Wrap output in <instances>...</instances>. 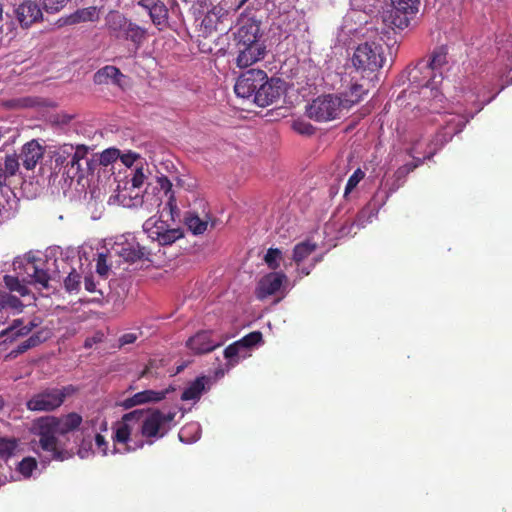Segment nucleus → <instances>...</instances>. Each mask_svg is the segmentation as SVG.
<instances>
[{
  "instance_id": "bf43d9fd",
  "label": "nucleus",
  "mask_w": 512,
  "mask_h": 512,
  "mask_svg": "<svg viewBox=\"0 0 512 512\" xmlns=\"http://www.w3.org/2000/svg\"><path fill=\"white\" fill-rule=\"evenodd\" d=\"M102 339V335H94L93 337H89L84 342L85 348H91L95 343L100 342Z\"/></svg>"
},
{
  "instance_id": "a211bd4d",
  "label": "nucleus",
  "mask_w": 512,
  "mask_h": 512,
  "mask_svg": "<svg viewBox=\"0 0 512 512\" xmlns=\"http://www.w3.org/2000/svg\"><path fill=\"white\" fill-rule=\"evenodd\" d=\"M40 324L41 320L38 317L33 318L27 324H23L22 319H15L12 325L0 331V337H6L5 342H13L19 337L28 335Z\"/></svg>"
},
{
  "instance_id": "4c0bfd02",
  "label": "nucleus",
  "mask_w": 512,
  "mask_h": 512,
  "mask_svg": "<svg viewBox=\"0 0 512 512\" xmlns=\"http://www.w3.org/2000/svg\"><path fill=\"white\" fill-rule=\"evenodd\" d=\"M188 229L195 235L202 234L207 230L208 222L200 219L196 214L188 213L185 217Z\"/></svg>"
},
{
  "instance_id": "b1692460",
  "label": "nucleus",
  "mask_w": 512,
  "mask_h": 512,
  "mask_svg": "<svg viewBox=\"0 0 512 512\" xmlns=\"http://www.w3.org/2000/svg\"><path fill=\"white\" fill-rule=\"evenodd\" d=\"M260 25L256 21H248L239 27L236 33L237 46L262 44L259 41Z\"/></svg>"
},
{
  "instance_id": "c756f323",
  "label": "nucleus",
  "mask_w": 512,
  "mask_h": 512,
  "mask_svg": "<svg viewBox=\"0 0 512 512\" xmlns=\"http://www.w3.org/2000/svg\"><path fill=\"white\" fill-rule=\"evenodd\" d=\"M23 303L16 296L6 291H0V323H4L9 310L21 311Z\"/></svg>"
},
{
  "instance_id": "0eeeda50",
  "label": "nucleus",
  "mask_w": 512,
  "mask_h": 512,
  "mask_svg": "<svg viewBox=\"0 0 512 512\" xmlns=\"http://www.w3.org/2000/svg\"><path fill=\"white\" fill-rule=\"evenodd\" d=\"M176 412H162L159 409L149 414L143 411L141 416V437L145 444L152 445L156 440L163 438L172 428Z\"/></svg>"
},
{
  "instance_id": "6e6552de",
  "label": "nucleus",
  "mask_w": 512,
  "mask_h": 512,
  "mask_svg": "<svg viewBox=\"0 0 512 512\" xmlns=\"http://www.w3.org/2000/svg\"><path fill=\"white\" fill-rule=\"evenodd\" d=\"M76 392V388L72 385L63 386L61 388H46L34 394L27 401V408L30 411L50 412L59 408L65 399Z\"/></svg>"
},
{
  "instance_id": "ea45409f",
  "label": "nucleus",
  "mask_w": 512,
  "mask_h": 512,
  "mask_svg": "<svg viewBox=\"0 0 512 512\" xmlns=\"http://www.w3.org/2000/svg\"><path fill=\"white\" fill-rule=\"evenodd\" d=\"M183 236L179 228H167L156 241L160 245H170Z\"/></svg>"
},
{
  "instance_id": "f257e3e1",
  "label": "nucleus",
  "mask_w": 512,
  "mask_h": 512,
  "mask_svg": "<svg viewBox=\"0 0 512 512\" xmlns=\"http://www.w3.org/2000/svg\"><path fill=\"white\" fill-rule=\"evenodd\" d=\"M15 270H19L17 276L5 275L4 283L10 292H17L24 297L30 290L24 283L38 284L42 288H48L49 281L60 278V265L56 258L26 256L13 262Z\"/></svg>"
},
{
  "instance_id": "bb28decb",
  "label": "nucleus",
  "mask_w": 512,
  "mask_h": 512,
  "mask_svg": "<svg viewBox=\"0 0 512 512\" xmlns=\"http://www.w3.org/2000/svg\"><path fill=\"white\" fill-rule=\"evenodd\" d=\"M467 122L468 119L462 115H446L445 118L443 119V123L445 124L443 127V135L445 137V141L451 140L455 134L460 133L467 124Z\"/></svg>"
},
{
  "instance_id": "9d476101",
  "label": "nucleus",
  "mask_w": 512,
  "mask_h": 512,
  "mask_svg": "<svg viewBox=\"0 0 512 512\" xmlns=\"http://www.w3.org/2000/svg\"><path fill=\"white\" fill-rule=\"evenodd\" d=\"M392 9L385 18L391 26L405 29L418 12L419 0H391Z\"/></svg>"
},
{
  "instance_id": "f8f14e48",
  "label": "nucleus",
  "mask_w": 512,
  "mask_h": 512,
  "mask_svg": "<svg viewBox=\"0 0 512 512\" xmlns=\"http://www.w3.org/2000/svg\"><path fill=\"white\" fill-rule=\"evenodd\" d=\"M258 93L254 94L253 102L260 107H266L280 98L283 93V81L279 78L266 79L261 81Z\"/></svg>"
},
{
  "instance_id": "f704fd0d",
  "label": "nucleus",
  "mask_w": 512,
  "mask_h": 512,
  "mask_svg": "<svg viewBox=\"0 0 512 512\" xmlns=\"http://www.w3.org/2000/svg\"><path fill=\"white\" fill-rule=\"evenodd\" d=\"M366 90L360 84L351 85L349 92L345 93L343 99V105L345 109H349L354 104L361 101L364 94H366Z\"/></svg>"
},
{
  "instance_id": "c85d7f7f",
  "label": "nucleus",
  "mask_w": 512,
  "mask_h": 512,
  "mask_svg": "<svg viewBox=\"0 0 512 512\" xmlns=\"http://www.w3.org/2000/svg\"><path fill=\"white\" fill-rule=\"evenodd\" d=\"M124 75L121 71L112 65H107L101 69H99L93 77L94 83L98 85L108 84L112 82L115 85H120L121 79Z\"/></svg>"
},
{
  "instance_id": "dca6fc26",
  "label": "nucleus",
  "mask_w": 512,
  "mask_h": 512,
  "mask_svg": "<svg viewBox=\"0 0 512 512\" xmlns=\"http://www.w3.org/2000/svg\"><path fill=\"white\" fill-rule=\"evenodd\" d=\"M286 280V275L278 272H271L262 277L256 288V296L263 300L270 295L275 294L281 288Z\"/></svg>"
},
{
  "instance_id": "2eb2a0df",
  "label": "nucleus",
  "mask_w": 512,
  "mask_h": 512,
  "mask_svg": "<svg viewBox=\"0 0 512 512\" xmlns=\"http://www.w3.org/2000/svg\"><path fill=\"white\" fill-rule=\"evenodd\" d=\"M137 5L145 9L152 23L159 29L168 23V8L161 0H139Z\"/></svg>"
},
{
  "instance_id": "49530a36",
  "label": "nucleus",
  "mask_w": 512,
  "mask_h": 512,
  "mask_svg": "<svg viewBox=\"0 0 512 512\" xmlns=\"http://www.w3.org/2000/svg\"><path fill=\"white\" fill-rule=\"evenodd\" d=\"M36 467V460L32 457H26L19 463L18 470L24 477H30Z\"/></svg>"
},
{
  "instance_id": "9b49d317",
  "label": "nucleus",
  "mask_w": 512,
  "mask_h": 512,
  "mask_svg": "<svg viewBox=\"0 0 512 512\" xmlns=\"http://www.w3.org/2000/svg\"><path fill=\"white\" fill-rule=\"evenodd\" d=\"M266 79V72L260 69H250L243 72L234 86L238 97L254 100V94L258 93L261 81Z\"/></svg>"
},
{
  "instance_id": "7c9ffc66",
  "label": "nucleus",
  "mask_w": 512,
  "mask_h": 512,
  "mask_svg": "<svg viewBox=\"0 0 512 512\" xmlns=\"http://www.w3.org/2000/svg\"><path fill=\"white\" fill-rule=\"evenodd\" d=\"M99 20V11L95 6L81 8L67 17L66 23L70 25L82 22H95Z\"/></svg>"
},
{
  "instance_id": "e433bc0d",
  "label": "nucleus",
  "mask_w": 512,
  "mask_h": 512,
  "mask_svg": "<svg viewBox=\"0 0 512 512\" xmlns=\"http://www.w3.org/2000/svg\"><path fill=\"white\" fill-rule=\"evenodd\" d=\"M316 250V244L304 241L297 244L293 249V260L300 263Z\"/></svg>"
},
{
  "instance_id": "412c9836",
  "label": "nucleus",
  "mask_w": 512,
  "mask_h": 512,
  "mask_svg": "<svg viewBox=\"0 0 512 512\" xmlns=\"http://www.w3.org/2000/svg\"><path fill=\"white\" fill-rule=\"evenodd\" d=\"M220 345V342L212 339L209 331H200L187 341L188 348L197 354L211 352Z\"/></svg>"
},
{
  "instance_id": "e2e57ef3",
  "label": "nucleus",
  "mask_w": 512,
  "mask_h": 512,
  "mask_svg": "<svg viewBox=\"0 0 512 512\" xmlns=\"http://www.w3.org/2000/svg\"><path fill=\"white\" fill-rule=\"evenodd\" d=\"M85 289L89 292H94L96 290V285L92 278L86 277L84 280Z\"/></svg>"
},
{
  "instance_id": "3c124183",
  "label": "nucleus",
  "mask_w": 512,
  "mask_h": 512,
  "mask_svg": "<svg viewBox=\"0 0 512 512\" xmlns=\"http://www.w3.org/2000/svg\"><path fill=\"white\" fill-rule=\"evenodd\" d=\"M365 174L361 169H357L354 173L349 177L346 187H345V195L349 194L358 183L364 178Z\"/></svg>"
},
{
  "instance_id": "7ed1b4c3",
  "label": "nucleus",
  "mask_w": 512,
  "mask_h": 512,
  "mask_svg": "<svg viewBox=\"0 0 512 512\" xmlns=\"http://www.w3.org/2000/svg\"><path fill=\"white\" fill-rule=\"evenodd\" d=\"M105 29L111 38L130 41L138 50L147 38V30L117 10L105 16Z\"/></svg>"
},
{
  "instance_id": "0e129e2a",
  "label": "nucleus",
  "mask_w": 512,
  "mask_h": 512,
  "mask_svg": "<svg viewBox=\"0 0 512 512\" xmlns=\"http://www.w3.org/2000/svg\"><path fill=\"white\" fill-rule=\"evenodd\" d=\"M11 131L8 127H0V141Z\"/></svg>"
},
{
  "instance_id": "1a4fd4ad",
  "label": "nucleus",
  "mask_w": 512,
  "mask_h": 512,
  "mask_svg": "<svg viewBox=\"0 0 512 512\" xmlns=\"http://www.w3.org/2000/svg\"><path fill=\"white\" fill-rule=\"evenodd\" d=\"M341 96L326 94L313 99L306 106L307 116L316 122H327L338 118L343 109Z\"/></svg>"
},
{
  "instance_id": "680f3d73",
  "label": "nucleus",
  "mask_w": 512,
  "mask_h": 512,
  "mask_svg": "<svg viewBox=\"0 0 512 512\" xmlns=\"http://www.w3.org/2000/svg\"><path fill=\"white\" fill-rule=\"evenodd\" d=\"M156 373L153 372V363L151 362L141 373V377L149 378L156 377Z\"/></svg>"
},
{
  "instance_id": "603ef678",
  "label": "nucleus",
  "mask_w": 512,
  "mask_h": 512,
  "mask_svg": "<svg viewBox=\"0 0 512 512\" xmlns=\"http://www.w3.org/2000/svg\"><path fill=\"white\" fill-rule=\"evenodd\" d=\"M141 335V331L129 332L121 335L118 339V347L122 348L125 345L133 344Z\"/></svg>"
},
{
  "instance_id": "864d4df0",
  "label": "nucleus",
  "mask_w": 512,
  "mask_h": 512,
  "mask_svg": "<svg viewBox=\"0 0 512 512\" xmlns=\"http://www.w3.org/2000/svg\"><path fill=\"white\" fill-rule=\"evenodd\" d=\"M109 265L107 264V255L100 253L97 258L96 271L100 276H106L109 271Z\"/></svg>"
},
{
  "instance_id": "f03ea898",
  "label": "nucleus",
  "mask_w": 512,
  "mask_h": 512,
  "mask_svg": "<svg viewBox=\"0 0 512 512\" xmlns=\"http://www.w3.org/2000/svg\"><path fill=\"white\" fill-rule=\"evenodd\" d=\"M447 63V49L445 47H438L434 50L431 59L428 63H419L415 66L408 75L411 84L420 87V95L424 99L431 101L430 109L434 112H439L441 108L440 103L443 101V94L438 88V83L441 82L442 76L436 75V71L442 68Z\"/></svg>"
},
{
  "instance_id": "aec40b11",
  "label": "nucleus",
  "mask_w": 512,
  "mask_h": 512,
  "mask_svg": "<svg viewBox=\"0 0 512 512\" xmlns=\"http://www.w3.org/2000/svg\"><path fill=\"white\" fill-rule=\"evenodd\" d=\"M174 390L175 389L172 386L162 391L144 390L134 394L130 398L125 399L123 401V406L124 408L129 409L136 405H141L150 402H159L163 400L168 393Z\"/></svg>"
},
{
  "instance_id": "6e6d98bb",
  "label": "nucleus",
  "mask_w": 512,
  "mask_h": 512,
  "mask_svg": "<svg viewBox=\"0 0 512 512\" xmlns=\"http://www.w3.org/2000/svg\"><path fill=\"white\" fill-rule=\"evenodd\" d=\"M95 446L99 452H101L103 455H107L108 442L106 441L105 437L99 433L95 435Z\"/></svg>"
},
{
  "instance_id": "a18cd8bd",
  "label": "nucleus",
  "mask_w": 512,
  "mask_h": 512,
  "mask_svg": "<svg viewBox=\"0 0 512 512\" xmlns=\"http://www.w3.org/2000/svg\"><path fill=\"white\" fill-rule=\"evenodd\" d=\"M292 128L297 133L306 136H310L315 132V128L312 126V124L302 119L293 121Z\"/></svg>"
},
{
  "instance_id": "a19ab883",
  "label": "nucleus",
  "mask_w": 512,
  "mask_h": 512,
  "mask_svg": "<svg viewBox=\"0 0 512 512\" xmlns=\"http://www.w3.org/2000/svg\"><path fill=\"white\" fill-rule=\"evenodd\" d=\"M77 149L78 145L74 146L68 143L61 145L56 152V163L64 166L67 160L75 153Z\"/></svg>"
},
{
  "instance_id": "338daca9",
  "label": "nucleus",
  "mask_w": 512,
  "mask_h": 512,
  "mask_svg": "<svg viewBox=\"0 0 512 512\" xmlns=\"http://www.w3.org/2000/svg\"><path fill=\"white\" fill-rule=\"evenodd\" d=\"M4 400L2 397H0V410H2V408L4 407Z\"/></svg>"
},
{
  "instance_id": "39448f33",
  "label": "nucleus",
  "mask_w": 512,
  "mask_h": 512,
  "mask_svg": "<svg viewBox=\"0 0 512 512\" xmlns=\"http://www.w3.org/2000/svg\"><path fill=\"white\" fill-rule=\"evenodd\" d=\"M386 61L383 40H371L360 43L352 56V64L362 72H375L381 69Z\"/></svg>"
},
{
  "instance_id": "774afa93",
  "label": "nucleus",
  "mask_w": 512,
  "mask_h": 512,
  "mask_svg": "<svg viewBox=\"0 0 512 512\" xmlns=\"http://www.w3.org/2000/svg\"><path fill=\"white\" fill-rule=\"evenodd\" d=\"M207 21L211 22V19H210V16H209V15H207V16L205 17V19L203 20V22H204V23H205V22H207Z\"/></svg>"
},
{
  "instance_id": "393cba45",
  "label": "nucleus",
  "mask_w": 512,
  "mask_h": 512,
  "mask_svg": "<svg viewBox=\"0 0 512 512\" xmlns=\"http://www.w3.org/2000/svg\"><path fill=\"white\" fill-rule=\"evenodd\" d=\"M43 156V149L36 140L27 142L21 150L19 158L22 160L23 166L27 170L35 168L38 161Z\"/></svg>"
},
{
  "instance_id": "09e8293b",
  "label": "nucleus",
  "mask_w": 512,
  "mask_h": 512,
  "mask_svg": "<svg viewBox=\"0 0 512 512\" xmlns=\"http://www.w3.org/2000/svg\"><path fill=\"white\" fill-rule=\"evenodd\" d=\"M69 0H41L43 8L48 13H57L63 9Z\"/></svg>"
},
{
  "instance_id": "de8ad7c7",
  "label": "nucleus",
  "mask_w": 512,
  "mask_h": 512,
  "mask_svg": "<svg viewBox=\"0 0 512 512\" xmlns=\"http://www.w3.org/2000/svg\"><path fill=\"white\" fill-rule=\"evenodd\" d=\"M64 286L68 292L78 291L80 286V275L73 269L64 280Z\"/></svg>"
},
{
  "instance_id": "5fc2aeb1",
  "label": "nucleus",
  "mask_w": 512,
  "mask_h": 512,
  "mask_svg": "<svg viewBox=\"0 0 512 512\" xmlns=\"http://www.w3.org/2000/svg\"><path fill=\"white\" fill-rule=\"evenodd\" d=\"M93 444L92 441L89 439H83L80 447L78 449V455L80 458H87L90 454H93L94 451L92 450Z\"/></svg>"
},
{
  "instance_id": "c9c22d12",
  "label": "nucleus",
  "mask_w": 512,
  "mask_h": 512,
  "mask_svg": "<svg viewBox=\"0 0 512 512\" xmlns=\"http://www.w3.org/2000/svg\"><path fill=\"white\" fill-rule=\"evenodd\" d=\"M42 342V339L40 337L39 333H35L31 335L28 339L21 342L19 345H17L14 349L10 351V353L7 355L9 358H16L18 355L26 352L27 350L36 347Z\"/></svg>"
},
{
  "instance_id": "4d7b16f0",
  "label": "nucleus",
  "mask_w": 512,
  "mask_h": 512,
  "mask_svg": "<svg viewBox=\"0 0 512 512\" xmlns=\"http://www.w3.org/2000/svg\"><path fill=\"white\" fill-rule=\"evenodd\" d=\"M3 19V6L0 3V21ZM13 23L6 22L5 24L0 26V41L2 40L4 35H8L13 31Z\"/></svg>"
},
{
  "instance_id": "423d86ee",
  "label": "nucleus",
  "mask_w": 512,
  "mask_h": 512,
  "mask_svg": "<svg viewBox=\"0 0 512 512\" xmlns=\"http://www.w3.org/2000/svg\"><path fill=\"white\" fill-rule=\"evenodd\" d=\"M34 434L38 437L39 448L47 454L45 458L48 461H64L72 456L69 451L59 446L58 430L47 417L41 418L35 423Z\"/></svg>"
},
{
  "instance_id": "20e7f679",
  "label": "nucleus",
  "mask_w": 512,
  "mask_h": 512,
  "mask_svg": "<svg viewBox=\"0 0 512 512\" xmlns=\"http://www.w3.org/2000/svg\"><path fill=\"white\" fill-rule=\"evenodd\" d=\"M141 416H143V410L136 409L124 414L121 420L115 424L113 440L116 443L124 444L125 452L141 449L145 445L141 437Z\"/></svg>"
},
{
  "instance_id": "ddd939ff",
  "label": "nucleus",
  "mask_w": 512,
  "mask_h": 512,
  "mask_svg": "<svg viewBox=\"0 0 512 512\" xmlns=\"http://www.w3.org/2000/svg\"><path fill=\"white\" fill-rule=\"evenodd\" d=\"M88 147L85 145H78V149L64 164L66 174L69 178H83L85 175V168L89 169L90 161L87 158Z\"/></svg>"
},
{
  "instance_id": "72a5a7b5",
  "label": "nucleus",
  "mask_w": 512,
  "mask_h": 512,
  "mask_svg": "<svg viewBox=\"0 0 512 512\" xmlns=\"http://www.w3.org/2000/svg\"><path fill=\"white\" fill-rule=\"evenodd\" d=\"M169 228L164 220H155L153 217L147 219L143 224V231L152 240H156L161 234Z\"/></svg>"
},
{
  "instance_id": "6ab92c4d",
  "label": "nucleus",
  "mask_w": 512,
  "mask_h": 512,
  "mask_svg": "<svg viewBox=\"0 0 512 512\" xmlns=\"http://www.w3.org/2000/svg\"><path fill=\"white\" fill-rule=\"evenodd\" d=\"M133 198V206H140L148 213L159 212L164 198L157 191V187H147L141 197L136 194Z\"/></svg>"
},
{
  "instance_id": "2f4dec72",
  "label": "nucleus",
  "mask_w": 512,
  "mask_h": 512,
  "mask_svg": "<svg viewBox=\"0 0 512 512\" xmlns=\"http://www.w3.org/2000/svg\"><path fill=\"white\" fill-rule=\"evenodd\" d=\"M208 382V378L201 376L191 382L188 387L183 391L181 399L183 401L197 400L200 398L202 392L205 390V386Z\"/></svg>"
},
{
  "instance_id": "cd10ccee",
  "label": "nucleus",
  "mask_w": 512,
  "mask_h": 512,
  "mask_svg": "<svg viewBox=\"0 0 512 512\" xmlns=\"http://www.w3.org/2000/svg\"><path fill=\"white\" fill-rule=\"evenodd\" d=\"M116 253L127 262H135L141 259H148L149 251L139 243H128L120 247Z\"/></svg>"
},
{
  "instance_id": "a878e982",
  "label": "nucleus",
  "mask_w": 512,
  "mask_h": 512,
  "mask_svg": "<svg viewBox=\"0 0 512 512\" xmlns=\"http://www.w3.org/2000/svg\"><path fill=\"white\" fill-rule=\"evenodd\" d=\"M19 169V157L16 154L6 155L4 158L0 157V191L3 192L5 188L7 192H11L10 188L6 187L5 181L9 176H13Z\"/></svg>"
},
{
  "instance_id": "13d9d810",
  "label": "nucleus",
  "mask_w": 512,
  "mask_h": 512,
  "mask_svg": "<svg viewBox=\"0 0 512 512\" xmlns=\"http://www.w3.org/2000/svg\"><path fill=\"white\" fill-rule=\"evenodd\" d=\"M145 175L141 169H137L131 179L132 188H139L144 183Z\"/></svg>"
},
{
  "instance_id": "4468645a",
  "label": "nucleus",
  "mask_w": 512,
  "mask_h": 512,
  "mask_svg": "<svg viewBox=\"0 0 512 512\" xmlns=\"http://www.w3.org/2000/svg\"><path fill=\"white\" fill-rule=\"evenodd\" d=\"M157 184V191L159 194L161 193L163 198H166V203L161 210L160 217L164 218L169 216L172 220H174V216L178 215L179 211L176 204V199L172 191V183L167 177L162 176L157 179Z\"/></svg>"
},
{
  "instance_id": "69168bd1",
  "label": "nucleus",
  "mask_w": 512,
  "mask_h": 512,
  "mask_svg": "<svg viewBox=\"0 0 512 512\" xmlns=\"http://www.w3.org/2000/svg\"><path fill=\"white\" fill-rule=\"evenodd\" d=\"M101 430L102 431H106L107 430V423L106 421H103L102 424H101Z\"/></svg>"
},
{
  "instance_id": "37998d69",
  "label": "nucleus",
  "mask_w": 512,
  "mask_h": 512,
  "mask_svg": "<svg viewBox=\"0 0 512 512\" xmlns=\"http://www.w3.org/2000/svg\"><path fill=\"white\" fill-rule=\"evenodd\" d=\"M245 349L243 346L240 345L239 341L234 342L233 344L229 345L224 350V357L229 360V362L233 365L237 362L235 359L239 356H244Z\"/></svg>"
},
{
  "instance_id": "f3484780",
  "label": "nucleus",
  "mask_w": 512,
  "mask_h": 512,
  "mask_svg": "<svg viewBox=\"0 0 512 512\" xmlns=\"http://www.w3.org/2000/svg\"><path fill=\"white\" fill-rule=\"evenodd\" d=\"M265 53L264 44L238 46L236 64L240 68H246L263 59Z\"/></svg>"
},
{
  "instance_id": "79ce46f5",
  "label": "nucleus",
  "mask_w": 512,
  "mask_h": 512,
  "mask_svg": "<svg viewBox=\"0 0 512 512\" xmlns=\"http://www.w3.org/2000/svg\"><path fill=\"white\" fill-rule=\"evenodd\" d=\"M281 260L282 252L278 248H269L264 256L265 263L272 270L279 268Z\"/></svg>"
},
{
  "instance_id": "c03bdc74",
  "label": "nucleus",
  "mask_w": 512,
  "mask_h": 512,
  "mask_svg": "<svg viewBox=\"0 0 512 512\" xmlns=\"http://www.w3.org/2000/svg\"><path fill=\"white\" fill-rule=\"evenodd\" d=\"M120 156V151L116 148H108L100 154L99 162L103 166L114 163Z\"/></svg>"
},
{
  "instance_id": "052dcab7",
  "label": "nucleus",
  "mask_w": 512,
  "mask_h": 512,
  "mask_svg": "<svg viewBox=\"0 0 512 512\" xmlns=\"http://www.w3.org/2000/svg\"><path fill=\"white\" fill-rule=\"evenodd\" d=\"M420 163H422V161L420 159H418L417 163L413 164H407L401 168H399L398 170V173L399 174H403V173H409L410 171L414 170Z\"/></svg>"
},
{
  "instance_id": "5701e85b",
  "label": "nucleus",
  "mask_w": 512,
  "mask_h": 512,
  "mask_svg": "<svg viewBox=\"0 0 512 512\" xmlns=\"http://www.w3.org/2000/svg\"><path fill=\"white\" fill-rule=\"evenodd\" d=\"M47 418L58 430L59 435H66L77 430L83 421L82 416L76 412H70L60 417L51 416Z\"/></svg>"
},
{
  "instance_id": "4be33fe9",
  "label": "nucleus",
  "mask_w": 512,
  "mask_h": 512,
  "mask_svg": "<svg viewBox=\"0 0 512 512\" xmlns=\"http://www.w3.org/2000/svg\"><path fill=\"white\" fill-rule=\"evenodd\" d=\"M16 17L22 27H29L42 17V12L33 1H24L15 9Z\"/></svg>"
},
{
  "instance_id": "58836bf2",
  "label": "nucleus",
  "mask_w": 512,
  "mask_h": 512,
  "mask_svg": "<svg viewBox=\"0 0 512 512\" xmlns=\"http://www.w3.org/2000/svg\"><path fill=\"white\" fill-rule=\"evenodd\" d=\"M18 446L15 438H0V457L7 459L14 455Z\"/></svg>"
},
{
  "instance_id": "8fccbe9b",
  "label": "nucleus",
  "mask_w": 512,
  "mask_h": 512,
  "mask_svg": "<svg viewBox=\"0 0 512 512\" xmlns=\"http://www.w3.org/2000/svg\"><path fill=\"white\" fill-rule=\"evenodd\" d=\"M262 340V334L259 331H254L238 340L240 345L246 350Z\"/></svg>"
},
{
  "instance_id": "473e14b6",
  "label": "nucleus",
  "mask_w": 512,
  "mask_h": 512,
  "mask_svg": "<svg viewBox=\"0 0 512 512\" xmlns=\"http://www.w3.org/2000/svg\"><path fill=\"white\" fill-rule=\"evenodd\" d=\"M201 435V427L197 422H191L183 426L179 431V439L181 442L191 444L196 442Z\"/></svg>"
}]
</instances>
